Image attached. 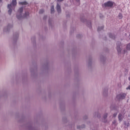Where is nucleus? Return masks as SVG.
<instances>
[{"label": "nucleus", "mask_w": 130, "mask_h": 130, "mask_svg": "<svg viewBox=\"0 0 130 130\" xmlns=\"http://www.w3.org/2000/svg\"><path fill=\"white\" fill-rule=\"evenodd\" d=\"M78 128H83V127H78Z\"/></svg>", "instance_id": "dca6fc26"}, {"label": "nucleus", "mask_w": 130, "mask_h": 130, "mask_svg": "<svg viewBox=\"0 0 130 130\" xmlns=\"http://www.w3.org/2000/svg\"><path fill=\"white\" fill-rule=\"evenodd\" d=\"M118 118H119V121H121V120H122V115L120 114L118 115Z\"/></svg>", "instance_id": "9d476101"}, {"label": "nucleus", "mask_w": 130, "mask_h": 130, "mask_svg": "<svg viewBox=\"0 0 130 130\" xmlns=\"http://www.w3.org/2000/svg\"><path fill=\"white\" fill-rule=\"evenodd\" d=\"M114 5V3L111 1H108L104 4L105 7H111Z\"/></svg>", "instance_id": "20e7f679"}, {"label": "nucleus", "mask_w": 130, "mask_h": 130, "mask_svg": "<svg viewBox=\"0 0 130 130\" xmlns=\"http://www.w3.org/2000/svg\"><path fill=\"white\" fill-rule=\"evenodd\" d=\"M23 12V8H20L19 10H18V13L17 14V19H19V20H20V19H22V18H27L28 16H29V12H25L24 16H23L22 14Z\"/></svg>", "instance_id": "f257e3e1"}, {"label": "nucleus", "mask_w": 130, "mask_h": 130, "mask_svg": "<svg viewBox=\"0 0 130 130\" xmlns=\"http://www.w3.org/2000/svg\"><path fill=\"white\" fill-rule=\"evenodd\" d=\"M109 37L110 38H114V37H113V35H112V34H109Z\"/></svg>", "instance_id": "ddd939ff"}, {"label": "nucleus", "mask_w": 130, "mask_h": 130, "mask_svg": "<svg viewBox=\"0 0 130 130\" xmlns=\"http://www.w3.org/2000/svg\"><path fill=\"white\" fill-rule=\"evenodd\" d=\"M63 0H57V6H56V9L58 13H60L61 9H60V5L58 4L60 2H62Z\"/></svg>", "instance_id": "39448f33"}, {"label": "nucleus", "mask_w": 130, "mask_h": 130, "mask_svg": "<svg viewBox=\"0 0 130 130\" xmlns=\"http://www.w3.org/2000/svg\"><path fill=\"white\" fill-rule=\"evenodd\" d=\"M120 45H121V43L119 44V45L118 44L117 45V50L118 52H121V48H120Z\"/></svg>", "instance_id": "0eeeda50"}, {"label": "nucleus", "mask_w": 130, "mask_h": 130, "mask_svg": "<svg viewBox=\"0 0 130 130\" xmlns=\"http://www.w3.org/2000/svg\"><path fill=\"white\" fill-rule=\"evenodd\" d=\"M122 17H123L122 14L121 13H119V14H118V18L119 19H122Z\"/></svg>", "instance_id": "9b49d317"}, {"label": "nucleus", "mask_w": 130, "mask_h": 130, "mask_svg": "<svg viewBox=\"0 0 130 130\" xmlns=\"http://www.w3.org/2000/svg\"><path fill=\"white\" fill-rule=\"evenodd\" d=\"M17 5V0H12V2L11 4L8 5V14L11 15L12 14V11H13V9L14 7H15Z\"/></svg>", "instance_id": "f03ea898"}, {"label": "nucleus", "mask_w": 130, "mask_h": 130, "mask_svg": "<svg viewBox=\"0 0 130 130\" xmlns=\"http://www.w3.org/2000/svg\"><path fill=\"white\" fill-rule=\"evenodd\" d=\"M51 14H53V13H54V6H51Z\"/></svg>", "instance_id": "1a4fd4ad"}, {"label": "nucleus", "mask_w": 130, "mask_h": 130, "mask_svg": "<svg viewBox=\"0 0 130 130\" xmlns=\"http://www.w3.org/2000/svg\"><path fill=\"white\" fill-rule=\"evenodd\" d=\"M104 28V26H100L99 27V28H98V31H101V30H103V28Z\"/></svg>", "instance_id": "f8f14e48"}, {"label": "nucleus", "mask_w": 130, "mask_h": 130, "mask_svg": "<svg viewBox=\"0 0 130 130\" xmlns=\"http://www.w3.org/2000/svg\"><path fill=\"white\" fill-rule=\"evenodd\" d=\"M124 98H125V94L124 93H120L117 95V99H119V100H122V99H124Z\"/></svg>", "instance_id": "7ed1b4c3"}, {"label": "nucleus", "mask_w": 130, "mask_h": 130, "mask_svg": "<svg viewBox=\"0 0 130 130\" xmlns=\"http://www.w3.org/2000/svg\"><path fill=\"white\" fill-rule=\"evenodd\" d=\"M130 50V43L127 44L126 46V50H124L122 51L123 54L127 53V51Z\"/></svg>", "instance_id": "423d86ee"}, {"label": "nucleus", "mask_w": 130, "mask_h": 130, "mask_svg": "<svg viewBox=\"0 0 130 130\" xmlns=\"http://www.w3.org/2000/svg\"><path fill=\"white\" fill-rule=\"evenodd\" d=\"M89 25H91V23H89Z\"/></svg>", "instance_id": "a211bd4d"}, {"label": "nucleus", "mask_w": 130, "mask_h": 130, "mask_svg": "<svg viewBox=\"0 0 130 130\" xmlns=\"http://www.w3.org/2000/svg\"><path fill=\"white\" fill-rule=\"evenodd\" d=\"M106 117H107V115H106V117H105V118H106Z\"/></svg>", "instance_id": "f3484780"}, {"label": "nucleus", "mask_w": 130, "mask_h": 130, "mask_svg": "<svg viewBox=\"0 0 130 130\" xmlns=\"http://www.w3.org/2000/svg\"><path fill=\"white\" fill-rule=\"evenodd\" d=\"M116 115H117V114H114L113 116H114V117H115V116H116Z\"/></svg>", "instance_id": "2eb2a0df"}, {"label": "nucleus", "mask_w": 130, "mask_h": 130, "mask_svg": "<svg viewBox=\"0 0 130 130\" xmlns=\"http://www.w3.org/2000/svg\"><path fill=\"white\" fill-rule=\"evenodd\" d=\"M126 89V90H130V85L128 87H127Z\"/></svg>", "instance_id": "4468645a"}, {"label": "nucleus", "mask_w": 130, "mask_h": 130, "mask_svg": "<svg viewBox=\"0 0 130 130\" xmlns=\"http://www.w3.org/2000/svg\"><path fill=\"white\" fill-rule=\"evenodd\" d=\"M27 3L25 1L19 2V5H22V6H26V5H27Z\"/></svg>", "instance_id": "6e6552de"}]
</instances>
